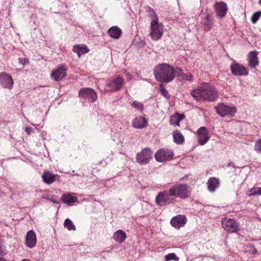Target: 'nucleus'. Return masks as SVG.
Returning a JSON list of instances; mask_svg holds the SVG:
<instances>
[{"instance_id":"nucleus-19","label":"nucleus","mask_w":261,"mask_h":261,"mask_svg":"<svg viewBox=\"0 0 261 261\" xmlns=\"http://www.w3.org/2000/svg\"><path fill=\"white\" fill-rule=\"evenodd\" d=\"M205 16L201 21V24L205 31H210L214 24V18L208 13L205 14Z\"/></svg>"},{"instance_id":"nucleus-21","label":"nucleus","mask_w":261,"mask_h":261,"mask_svg":"<svg viewBox=\"0 0 261 261\" xmlns=\"http://www.w3.org/2000/svg\"><path fill=\"white\" fill-rule=\"evenodd\" d=\"M147 121L142 117H136L133 121V126L136 128L141 129L147 125Z\"/></svg>"},{"instance_id":"nucleus-11","label":"nucleus","mask_w":261,"mask_h":261,"mask_svg":"<svg viewBox=\"0 0 261 261\" xmlns=\"http://www.w3.org/2000/svg\"><path fill=\"white\" fill-rule=\"evenodd\" d=\"M79 95L80 97L91 102H94L97 99V94L95 91L90 88H85L81 89Z\"/></svg>"},{"instance_id":"nucleus-46","label":"nucleus","mask_w":261,"mask_h":261,"mask_svg":"<svg viewBox=\"0 0 261 261\" xmlns=\"http://www.w3.org/2000/svg\"><path fill=\"white\" fill-rule=\"evenodd\" d=\"M21 261H31V260L29 259H23Z\"/></svg>"},{"instance_id":"nucleus-5","label":"nucleus","mask_w":261,"mask_h":261,"mask_svg":"<svg viewBox=\"0 0 261 261\" xmlns=\"http://www.w3.org/2000/svg\"><path fill=\"white\" fill-rule=\"evenodd\" d=\"M171 194L170 189L169 190H165L159 193L155 198L156 204L160 206H163L171 203L175 199L173 195Z\"/></svg>"},{"instance_id":"nucleus-24","label":"nucleus","mask_w":261,"mask_h":261,"mask_svg":"<svg viewBox=\"0 0 261 261\" xmlns=\"http://www.w3.org/2000/svg\"><path fill=\"white\" fill-rule=\"evenodd\" d=\"M108 32L111 38L116 39H119L122 34L121 29L117 26L112 27L108 30Z\"/></svg>"},{"instance_id":"nucleus-18","label":"nucleus","mask_w":261,"mask_h":261,"mask_svg":"<svg viewBox=\"0 0 261 261\" xmlns=\"http://www.w3.org/2000/svg\"><path fill=\"white\" fill-rule=\"evenodd\" d=\"M187 219L185 215H180L172 218L170 221L171 225L176 228H179L186 223Z\"/></svg>"},{"instance_id":"nucleus-27","label":"nucleus","mask_w":261,"mask_h":261,"mask_svg":"<svg viewBox=\"0 0 261 261\" xmlns=\"http://www.w3.org/2000/svg\"><path fill=\"white\" fill-rule=\"evenodd\" d=\"M42 177L43 181L48 185H50L55 181V175L48 171L44 172Z\"/></svg>"},{"instance_id":"nucleus-36","label":"nucleus","mask_w":261,"mask_h":261,"mask_svg":"<svg viewBox=\"0 0 261 261\" xmlns=\"http://www.w3.org/2000/svg\"><path fill=\"white\" fill-rule=\"evenodd\" d=\"M160 91L162 95L164 96L167 99H169L170 96L168 94V92L167 90L164 88V86L162 84H161L159 87Z\"/></svg>"},{"instance_id":"nucleus-30","label":"nucleus","mask_w":261,"mask_h":261,"mask_svg":"<svg viewBox=\"0 0 261 261\" xmlns=\"http://www.w3.org/2000/svg\"><path fill=\"white\" fill-rule=\"evenodd\" d=\"M184 118V115L176 114L170 117V123L172 125L179 126V122Z\"/></svg>"},{"instance_id":"nucleus-1","label":"nucleus","mask_w":261,"mask_h":261,"mask_svg":"<svg viewBox=\"0 0 261 261\" xmlns=\"http://www.w3.org/2000/svg\"><path fill=\"white\" fill-rule=\"evenodd\" d=\"M192 96L196 100L215 101L218 97V92L210 83H203L197 88L191 91Z\"/></svg>"},{"instance_id":"nucleus-47","label":"nucleus","mask_w":261,"mask_h":261,"mask_svg":"<svg viewBox=\"0 0 261 261\" xmlns=\"http://www.w3.org/2000/svg\"><path fill=\"white\" fill-rule=\"evenodd\" d=\"M259 4L261 5V0L259 1Z\"/></svg>"},{"instance_id":"nucleus-43","label":"nucleus","mask_w":261,"mask_h":261,"mask_svg":"<svg viewBox=\"0 0 261 261\" xmlns=\"http://www.w3.org/2000/svg\"><path fill=\"white\" fill-rule=\"evenodd\" d=\"M23 60L25 61L26 60L25 59H22L21 58H19V63H21V64H24V63L23 62Z\"/></svg>"},{"instance_id":"nucleus-41","label":"nucleus","mask_w":261,"mask_h":261,"mask_svg":"<svg viewBox=\"0 0 261 261\" xmlns=\"http://www.w3.org/2000/svg\"><path fill=\"white\" fill-rule=\"evenodd\" d=\"M47 199L48 200H49V201H52L54 203H58V202L57 201V200L55 199L53 197H51L50 198H47Z\"/></svg>"},{"instance_id":"nucleus-37","label":"nucleus","mask_w":261,"mask_h":261,"mask_svg":"<svg viewBox=\"0 0 261 261\" xmlns=\"http://www.w3.org/2000/svg\"><path fill=\"white\" fill-rule=\"evenodd\" d=\"M261 16V12L258 11L253 14L251 17V21L253 23H255Z\"/></svg>"},{"instance_id":"nucleus-12","label":"nucleus","mask_w":261,"mask_h":261,"mask_svg":"<svg viewBox=\"0 0 261 261\" xmlns=\"http://www.w3.org/2000/svg\"><path fill=\"white\" fill-rule=\"evenodd\" d=\"M197 135L198 144L200 145L205 144L211 137L207 128L204 126L200 127L198 129Z\"/></svg>"},{"instance_id":"nucleus-31","label":"nucleus","mask_w":261,"mask_h":261,"mask_svg":"<svg viewBox=\"0 0 261 261\" xmlns=\"http://www.w3.org/2000/svg\"><path fill=\"white\" fill-rule=\"evenodd\" d=\"M64 226L68 230H75L76 227L73 224L72 221L69 219H66L64 223Z\"/></svg>"},{"instance_id":"nucleus-6","label":"nucleus","mask_w":261,"mask_h":261,"mask_svg":"<svg viewBox=\"0 0 261 261\" xmlns=\"http://www.w3.org/2000/svg\"><path fill=\"white\" fill-rule=\"evenodd\" d=\"M215 109L216 112L221 117H233L237 112L235 107H230L224 103H219Z\"/></svg>"},{"instance_id":"nucleus-42","label":"nucleus","mask_w":261,"mask_h":261,"mask_svg":"<svg viewBox=\"0 0 261 261\" xmlns=\"http://www.w3.org/2000/svg\"><path fill=\"white\" fill-rule=\"evenodd\" d=\"M125 74L126 75V76L128 77V79L129 80L132 79L133 76L129 73L126 72V71H125Z\"/></svg>"},{"instance_id":"nucleus-10","label":"nucleus","mask_w":261,"mask_h":261,"mask_svg":"<svg viewBox=\"0 0 261 261\" xmlns=\"http://www.w3.org/2000/svg\"><path fill=\"white\" fill-rule=\"evenodd\" d=\"M152 152L149 148L143 149L137 154V161L141 165L148 164L152 159Z\"/></svg>"},{"instance_id":"nucleus-4","label":"nucleus","mask_w":261,"mask_h":261,"mask_svg":"<svg viewBox=\"0 0 261 261\" xmlns=\"http://www.w3.org/2000/svg\"><path fill=\"white\" fill-rule=\"evenodd\" d=\"M164 33V26L162 23H159L158 19L152 20L151 22L150 35L153 40H158Z\"/></svg>"},{"instance_id":"nucleus-29","label":"nucleus","mask_w":261,"mask_h":261,"mask_svg":"<svg viewBox=\"0 0 261 261\" xmlns=\"http://www.w3.org/2000/svg\"><path fill=\"white\" fill-rule=\"evenodd\" d=\"M61 199L64 203H67L68 205H71L72 203L77 201V198L73 196L70 194L63 195Z\"/></svg>"},{"instance_id":"nucleus-38","label":"nucleus","mask_w":261,"mask_h":261,"mask_svg":"<svg viewBox=\"0 0 261 261\" xmlns=\"http://www.w3.org/2000/svg\"><path fill=\"white\" fill-rule=\"evenodd\" d=\"M254 150L259 153H261V139H259L256 141Z\"/></svg>"},{"instance_id":"nucleus-8","label":"nucleus","mask_w":261,"mask_h":261,"mask_svg":"<svg viewBox=\"0 0 261 261\" xmlns=\"http://www.w3.org/2000/svg\"><path fill=\"white\" fill-rule=\"evenodd\" d=\"M173 152L168 149H161L155 154V160L159 162L169 161L173 158Z\"/></svg>"},{"instance_id":"nucleus-25","label":"nucleus","mask_w":261,"mask_h":261,"mask_svg":"<svg viewBox=\"0 0 261 261\" xmlns=\"http://www.w3.org/2000/svg\"><path fill=\"white\" fill-rule=\"evenodd\" d=\"M172 136L174 142L178 145L184 144L185 142V137L178 130H175L172 133Z\"/></svg>"},{"instance_id":"nucleus-35","label":"nucleus","mask_w":261,"mask_h":261,"mask_svg":"<svg viewBox=\"0 0 261 261\" xmlns=\"http://www.w3.org/2000/svg\"><path fill=\"white\" fill-rule=\"evenodd\" d=\"M132 106L134 108L141 112L143 110V105L141 102L138 101H134L132 103Z\"/></svg>"},{"instance_id":"nucleus-23","label":"nucleus","mask_w":261,"mask_h":261,"mask_svg":"<svg viewBox=\"0 0 261 261\" xmlns=\"http://www.w3.org/2000/svg\"><path fill=\"white\" fill-rule=\"evenodd\" d=\"M208 190L214 192L219 186V179L216 177L210 178L207 182Z\"/></svg>"},{"instance_id":"nucleus-33","label":"nucleus","mask_w":261,"mask_h":261,"mask_svg":"<svg viewBox=\"0 0 261 261\" xmlns=\"http://www.w3.org/2000/svg\"><path fill=\"white\" fill-rule=\"evenodd\" d=\"M249 196L261 195V187H256L251 188L248 193Z\"/></svg>"},{"instance_id":"nucleus-14","label":"nucleus","mask_w":261,"mask_h":261,"mask_svg":"<svg viewBox=\"0 0 261 261\" xmlns=\"http://www.w3.org/2000/svg\"><path fill=\"white\" fill-rule=\"evenodd\" d=\"M0 84L4 88L11 89L14 81L11 76L3 72L0 74Z\"/></svg>"},{"instance_id":"nucleus-3","label":"nucleus","mask_w":261,"mask_h":261,"mask_svg":"<svg viewBox=\"0 0 261 261\" xmlns=\"http://www.w3.org/2000/svg\"><path fill=\"white\" fill-rule=\"evenodd\" d=\"M172 195L174 199L178 197L186 199L191 195V191L189 186L186 184H176L170 188Z\"/></svg>"},{"instance_id":"nucleus-40","label":"nucleus","mask_w":261,"mask_h":261,"mask_svg":"<svg viewBox=\"0 0 261 261\" xmlns=\"http://www.w3.org/2000/svg\"><path fill=\"white\" fill-rule=\"evenodd\" d=\"M25 130L28 135L31 134L33 132V129L31 127H27Z\"/></svg>"},{"instance_id":"nucleus-34","label":"nucleus","mask_w":261,"mask_h":261,"mask_svg":"<svg viewBox=\"0 0 261 261\" xmlns=\"http://www.w3.org/2000/svg\"><path fill=\"white\" fill-rule=\"evenodd\" d=\"M178 259L179 258L174 253H169L165 256V261H169L171 260L178 261Z\"/></svg>"},{"instance_id":"nucleus-22","label":"nucleus","mask_w":261,"mask_h":261,"mask_svg":"<svg viewBox=\"0 0 261 261\" xmlns=\"http://www.w3.org/2000/svg\"><path fill=\"white\" fill-rule=\"evenodd\" d=\"M73 51L76 53L79 58L82 55L86 54L89 51V49L87 45L85 44H77L73 46Z\"/></svg>"},{"instance_id":"nucleus-16","label":"nucleus","mask_w":261,"mask_h":261,"mask_svg":"<svg viewBox=\"0 0 261 261\" xmlns=\"http://www.w3.org/2000/svg\"><path fill=\"white\" fill-rule=\"evenodd\" d=\"M37 243V237L35 232L31 230L29 231L25 236V244L29 248H34Z\"/></svg>"},{"instance_id":"nucleus-45","label":"nucleus","mask_w":261,"mask_h":261,"mask_svg":"<svg viewBox=\"0 0 261 261\" xmlns=\"http://www.w3.org/2000/svg\"><path fill=\"white\" fill-rule=\"evenodd\" d=\"M104 252L100 253V256L102 257V258H105V256L103 255Z\"/></svg>"},{"instance_id":"nucleus-13","label":"nucleus","mask_w":261,"mask_h":261,"mask_svg":"<svg viewBox=\"0 0 261 261\" xmlns=\"http://www.w3.org/2000/svg\"><path fill=\"white\" fill-rule=\"evenodd\" d=\"M230 67L232 73L235 75L246 76L248 74V70L246 67L234 61L232 63Z\"/></svg>"},{"instance_id":"nucleus-7","label":"nucleus","mask_w":261,"mask_h":261,"mask_svg":"<svg viewBox=\"0 0 261 261\" xmlns=\"http://www.w3.org/2000/svg\"><path fill=\"white\" fill-rule=\"evenodd\" d=\"M124 84V79L118 76L112 80L107 81L106 86L110 88L109 91L114 92L120 90Z\"/></svg>"},{"instance_id":"nucleus-15","label":"nucleus","mask_w":261,"mask_h":261,"mask_svg":"<svg viewBox=\"0 0 261 261\" xmlns=\"http://www.w3.org/2000/svg\"><path fill=\"white\" fill-rule=\"evenodd\" d=\"M216 15L220 18H224L228 10L227 4L223 2H216L214 5Z\"/></svg>"},{"instance_id":"nucleus-28","label":"nucleus","mask_w":261,"mask_h":261,"mask_svg":"<svg viewBox=\"0 0 261 261\" xmlns=\"http://www.w3.org/2000/svg\"><path fill=\"white\" fill-rule=\"evenodd\" d=\"M126 237V233L122 230L116 231L113 234V239L118 243H122Z\"/></svg>"},{"instance_id":"nucleus-20","label":"nucleus","mask_w":261,"mask_h":261,"mask_svg":"<svg viewBox=\"0 0 261 261\" xmlns=\"http://www.w3.org/2000/svg\"><path fill=\"white\" fill-rule=\"evenodd\" d=\"M258 53L255 51H250L248 57V65L251 68H255L258 65Z\"/></svg>"},{"instance_id":"nucleus-2","label":"nucleus","mask_w":261,"mask_h":261,"mask_svg":"<svg viewBox=\"0 0 261 261\" xmlns=\"http://www.w3.org/2000/svg\"><path fill=\"white\" fill-rule=\"evenodd\" d=\"M153 73L155 79L162 83H170L175 77L173 67L167 63H161L156 65L154 68Z\"/></svg>"},{"instance_id":"nucleus-26","label":"nucleus","mask_w":261,"mask_h":261,"mask_svg":"<svg viewBox=\"0 0 261 261\" xmlns=\"http://www.w3.org/2000/svg\"><path fill=\"white\" fill-rule=\"evenodd\" d=\"M177 76L179 81H192L193 80V75L190 73H184L180 68H178Z\"/></svg>"},{"instance_id":"nucleus-32","label":"nucleus","mask_w":261,"mask_h":261,"mask_svg":"<svg viewBox=\"0 0 261 261\" xmlns=\"http://www.w3.org/2000/svg\"><path fill=\"white\" fill-rule=\"evenodd\" d=\"M145 10L148 16L151 17L152 20L155 19V18L158 19L154 10L151 7L146 6L145 7Z\"/></svg>"},{"instance_id":"nucleus-44","label":"nucleus","mask_w":261,"mask_h":261,"mask_svg":"<svg viewBox=\"0 0 261 261\" xmlns=\"http://www.w3.org/2000/svg\"><path fill=\"white\" fill-rule=\"evenodd\" d=\"M0 261H6V260L2 257H0Z\"/></svg>"},{"instance_id":"nucleus-17","label":"nucleus","mask_w":261,"mask_h":261,"mask_svg":"<svg viewBox=\"0 0 261 261\" xmlns=\"http://www.w3.org/2000/svg\"><path fill=\"white\" fill-rule=\"evenodd\" d=\"M66 69L64 66H60L53 70L51 77L56 81H59L66 75Z\"/></svg>"},{"instance_id":"nucleus-39","label":"nucleus","mask_w":261,"mask_h":261,"mask_svg":"<svg viewBox=\"0 0 261 261\" xmlns=\"http://www.w3.org/2000/svg\"><path fill=\"white\" fill-rule=\"evenodd\" d=\"M2 243V238L1 236H0V255L4 256L6 254V251L5 249L3 247Z\"/></svg>"},{"instance_id":"nucleus-9","label":"nucleus","mask_w":261,"mask_h":261,"mask_svg":"<svg viewBox=\"0 0 261 261\" xmlns=\"http://www.w3.org/2000/svg\"><path fill=\"white\" fill-rule=\"evenodd\" d=\"M222 227L229 232H235L239 230V224L236 221L229 218H224L221 221Z\"/></svg>"}]
</instances>
